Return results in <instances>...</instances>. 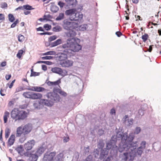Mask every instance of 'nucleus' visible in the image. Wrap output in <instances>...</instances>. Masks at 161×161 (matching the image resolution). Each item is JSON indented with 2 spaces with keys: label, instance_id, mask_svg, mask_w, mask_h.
Segmentation results:
<instances>
[{
  "label": "nucleus",
  "instance_id": "1",
  "mask_svg": "<svg viewBox=\"0 0 161 161\" xmlns=\"http://www.w3.org/2000/svg\"><path fill=\"white\" fill-rule=\"evenodd\" d=\"M62 46L63 48L65 49L62 53L60 59H61V57L64 55L65 58L70 57L73 55V52H77L81 48V45L76 42L75 38L67 39V42Z\"/></svg>",
  "mask_w": 161,
  "mask_h": 161
},
{
  "label": "nucleus",
  "instance_id": "2",
  "mask_svg": "<svg viewBox=\"0 0 161 161\" xmlns=\"http://www.w3.org/2000/svg\"><path fill=\"white\" fill-rule=\"evenodd\" d=\"M123 134L122 132H118L116 135L113 136L110 142L106 144L107 147L108 149H111V153L113 151L114 155L117 154L118 151V147L116 145V142L120 139Z\"/></svg>",
  "mask_w": 161,
  "mask_h": 161
},
{
  "label": "nucleus",
  "instance_id": "3",
  "mask_svg": "<svg viewBox=\"0 0 161 161\" xmlns=\"http://www.w3.org/2000/svg\"><path fill=\"white\" fill-rule=\"evenodd\" d=\"M46 96L48 99H41L40 102L42 105L48 107H51L53 104L54 102L59 101V97L58 94L55 92L48 93Z\"/></svg>",
  "mask_w": 161,
  "mask_h": 161
},
{
  "label": "nucleus",
  "instance_id": "4",
  "mask_svg": "<svg viewBox=\"0 0 161 161\" xmlns=\"http://www.w3.org/2000/svg\"><path fill=\"white\" fill-rule=\"evenodd\" d=\"M65 14L66 15L69 16L70 20L77 21L79 23H80L83 17V15L82 13L78 12L74 8L66 10Z\"/></svg>",
  "mask_w": 161,
  "mask_h": 161
},
{
  "label": "nucleus",
  "instance_id": "5",
  "mask_svg": "<svg viewBox=\"0 0 161 161\" xmlns=\"http://www.w3.org/2000/svg\"><path fill=\"white\" fill-rule=\"evenodd\" d=\"M26 114L27 113L25 111L14 108L11 112V117L15 122L25 119L27 117Z\"/></svg>",
  "mask_w": 161,
  "mask_h": 161
},
{
  "label": "nucleus",
  "instance_id": "6",
  "mask_svg": "<svg viewBox=\"0 0 161 161\" xmlns=\"http://www.w3.org/2000/svg\"><path fill=\"white\" fill-rule=\"evenodd\" d=\"M146 142L143 141L140 143V146L136 148L137 147L130 152V157L132 158H134L136 156H141L143 152L144 149L145 148Z\"/></svg>",
  "mask_w": 161,
  "mask_h": 161
},
{
  "label": "nucleus",
  "instance_id": "7",
  "mask_svg": "<svg viewBox=\"0 0 161 161\" xmlns=\"http://www.w3.org/2000/svg\"><path fill=\"white\" fill-rule=\"evenodd\" d=\"M128 135L127 133H123L121 138V142L119 144L118 150L120 152L128 150V144L127 143Z\"/></svg>",
  "mask_w": 161,
  "mask_h": 161
},
{
  "label": "nucleus",
  "instance_id": "8",
  "mask_svg": "<svg viewBox=\"0 0 161 161\" xmlns=\"http://www.w3.org/2000/svg\"><path fill=\"white\" fill-rule=\"evenodd\" d=\"M135 137L134 134L133 133H131L129 134V135L127 137L128 145V151L130 153V152L135 148V147L138 146L137 141L132 142Z\"/></svg>",
  "mask_w": 161,
  "mask_h": 161
},
{
  "label": "nucleus",
  "instance_id": "9",
  "mask_svg": "<svg viewBox=\"0 0 161 161\" xmlns=\"http://www.w3.org/2000/svg\"><path fill=\"white\" fill-rule=\"evenodd\" d=\"M62 53L60 56L59 57V59L60 61V64L62 67H69L72 66L73 63V62L69 60H65V59L67 58L68 57L66 58H64V55L61 57V59H60V57L61 56Z\"/></svg>",
  "mask_w": 161,
  "mask_h": 161
},
{
  "label": "nucleus",
  "instance_id": "10",
  "mask_svg": "<svg viewBox=\"0 0 161 161\" xmlns=\"http://www.w3.org/2000/svg\"><path fill=\"white\" fill-rule=\"evenodd\" d=\"M78 26L77 23L74 22H70L66 20L63 21V27L64 29L70 30L71 28H75Z\"/></svg>",
  "mask_w": 161,
  "mask_h": 161
},
{
  "label": "nucleus",
  "instance_id": "11",
  "mask_svg": "<svg viewBox=\"0 0 161 161\" xmlns=\"http://www.w3.org/2000/svg\"><path fill=\"white\" fill-rule=\"evenodd\" d=\"M56 154L54 152H46L44 155L43 161H53Z\"/></svg>",
  "mask_w": 161,
  "mask_h": 161
},
{
  "label": "nucleus",
  "instance_id": "12",
  "mask_svg": "<svg viewBox=\"0 0 161 161\" xmlns=\"http://www.w3.org/2000/svg\"><path fill=\"white\" fill-rule=\"evenodd\" d=\"M35 144V141L33 140H30L25 143L24 145V148L27 151L31 150Z\"/></svg>",
  "mask_w": 161,
  "mask_h": 161
},
{
  "label": "nucleus",
  "instance_id": "13",
  "mask_svg": "<svg viewBox=\"0 0 161 161\" xmlns=\"http://www.w3.org/2000/svg\"><path fill=\"white\" fill-rule=\"evenodd\" d=\"M23 130V135H26L30 132L32 129L31 125L28 124L22 127Z\"/></svg>",
  "mask_w": 161,
  "mask_h": 161
},
{
  "label": "nucleus",
  "instance_id": "14",
  "mask_svg": "<svg viewBox=\"0 0 161 161\" xmlns=\"http://www.w3.org/2000/svg\"><path fill=\"white\" fill-rule=\"evenodd\" d=\"M124 151L123 152H124ZM127 152V151H125ZM127 152H124L123 153H121L119 155V157L121 158L122 160H124V161H126L127 160L128 158H129L128 156H130V153L128 151H127ZM130 160H132L134 159L133 158H132L130 156Z\"/></svg>",
  "mask_w": 161,
  "mask_h": 161
},
{
  "label": "nucleus",
  "instance_id": "15",
  "mask_svg": "<svg viewBox=\"0 0 161 161\" xmlns=\"http://www.w3.org/2000/svg\"><path fill=\"white\" fill-rule=\"evenodd\" d=\"M107 149L104 148L102 149L101 150L99 157V158L100 159L102 160L105 158H106L107 156L108 153V150L110 149H108L107 147Z\"/></svg>",
  "mask_w": 161,
  "mask_h": 161
},
{
  "label": "nucleus",
  "instance_id": "16",
  "mask_svg": "<svg viewBox=\"0 0 161 161\" xmlns=\"http://www.w3.org/2000/svg\"><path fill=\"white\" fill-rule=\"evenodd\" d=\"M68 31L65 33L66 35L68 37L71 38L69 39H71L72 38H75L76 40L77 39L79 40L78 38L76 37H74L76 35V33L75 31L74 30H71L70 29Z\"/></svg>",
  "mask_w": 161,
  "mask_h": 161
},
{
  "label": "nucleus",
  "instance_id": "17",
  "mask_svg": "<svg viewBox=\"0 0 161 161\" xmlns=\"http://www.w3.org/2000/svg\"><path fill=\"white\" fill-rule=\"evenodd\" d=\"M124 118L125 119L124 123L125 125L129 126L132 125L133 121V119H129L127 115H125Z\"/></svg>",
  "mask_w": 161,
  "mask_h": 161
},
{
  "label": "nucleus",
  "instance_id": "18",
  "mask_svg": "<svg viewBox=\"0 0 161 161\" xmlns=\"http://www.w3.org/2000/svg\"><path fill=\"white\" fill-rule=\"evenodd\" d=\"M27 90L37 92H42L46 90L44 88L40 86H32L31 88H28Z\"/></svg>",
  "mask_w": 161,
  "mask_h": 161
},
{
  "label": "nucleus",
  "instance_id": "19",
  "mask_svg": "<svg viewBox=\"0 0 161 161\" xmlns=\"http://www.w3.org/2000/svg\"><path fill=\"white\" fill-rule=\"evenodd\" d=\"M29 157L28 161H37L38 156L36 154L31 153L28 156Z\"/></svg>",
  "mask_w": 161,
  "mask_h": 161
},
{
  "label": "nucleus",
  "instance_id": "20",
  "mask_svg": "<svg viewBox=\"0 0 161 161\" xmlns=\"http://www.w3.org/2000/svg\"><path fill=\"white\" fill-rule=\"evenodd\" d=\"M42 97V95L39 93H35L32 92L31 99H40Z\"/></svg>",
  "mask_w": 161,
  "mask_h": 161
},
{
  "label": "nucleus",
  "instance_id": "21",
  "mask_svg": "<svg viewBox=\"0 0 161 161\" xmlns=\"http://www.w3.org/2000/svg\"><path fill=\"white\" fill-rule=\"evenodd\" d=\"M22 134H23V130L22 126L18 127L16 129V136L20 137Z\"/></svg>",
  "mask_w": 161,
  "mask_h": 161
},
{
  "label": "nucleus",
  "instance_id": "22",
  "mask_svg": "<svg viewBox=\"0 0 161 161\" xmlns=\"http://www.w3.org/2000/svg\"><path fill=\"white\" fill-rule=\"evenodd\" d=\"M53 92H55H55H58L61 95H62L64 97H66L67 95V94L66 92L64 91H62L59 88H54L53 91Z\"/></svg>",
  "mask_w": 161,
  "mask_h": 161
},
{
  "label": "nucleus",
  "instance_id": "23",
  "mask_svg": "<svg viewBox=\"0 0 161 161\" xmlns=\"http://www.w3.org/2000/svg\"><path fill=\"white\" fill-rule=\"evenodd\" d=\"M15 136L14 135L12 134L8 140V145L11 146L13 145L15 141Z\"/></svg>",
  "mask_w": 161,
  "mask_h": 161
},
{
  "label": "nucleus",
  "instance_id": "24",
  "mask_svg": "<svg viewBox=\"0 0 161 161\" xmlns=\"http://www.w3.org/2000/svg\"><path fill=\"white\" fill-rule=\"evenodd\" d=\"M62 43V40L61 39H58L56 41L51 42L50 44V45L52 47H55Z\"/></svg>",
  "mask_w": 161,
  "mask_h": 161
},
{
  "label": "nucleus",
  "instance_id": "25",
  "mask_svg": "<svg viewBox=\"0 0 161 161\" xmlns=\"http://www.w3.org/2000/svg\"><path fill=\"white\" fill-rule=\"evenodd\" d=\"M45 148L42 147H40L37 150L36 153L38 156H40L44 151Z\"/></svg>",
  "mask_w": 161,
  "mask_h": 161
},
{
  "label": "nucleus",
  "instance_id": "26",
  "mask_svg": "<svg viewBox=\"0 0 161 161\" xmlns=\"http://www.w3.org/2000/svg\"><path fill=\"white\" fill-rule=\"evenodd\" d=\"M69 5L70 6H72V7H74L75 6L77 3L76 0H65Z\"/></svg>",
  "mask_w": 161,
  "mask_h": 161
},
{
  "label": "nucleus",
  "instance_id": "27",
  "mask_svg": "<svg viewBox=\"0 0 161 161\" xmlns=\"http://www.w3.org/2000/svg\"><path fill=\"white\" fill-rule=\"evenodd\" d=\"M32 92H24L23 95L25 98H28L31 99Z\"/></svg>",
  "mask_w": 161,
  "mask_h": 161
},
{
  "label": "nucleus",
  "instance_id": "28",
  "mask_svg": "<svg viewBox=\"0 0 161 161\" xmlns=\"http://www.w3.org/2000/svg\"><path fill=\"white\" fill-rule=\"evenodd\" d=\"M50 10L53 13H56L58 11L59 8L56 5H51L50 7Z\"/></svg>",
  "mask_w": 161,
  "mask_h": 161
},
{
  "label": "nucleus",
  "instance_id": "29",
  "mask_svg": "<svg viewBox=\"0 0 161 161\" xmlns=\"http://www.w3.org/2000/svg\"><path fill=\"white\" fill-rule=\"evenodd\" d=\"M64 17V14L63 13H59L58 16L55 19L56 21H60L63 19Z\"/></svg>",
  "mask_w": 161,
  "mask_h": 161
},
{
  "label": "nucleus",
  "instance_id": "30",
  "mask_svg": "<svg viewBox=\"0 0 161 161\" xmlns=\"http://www.w3.org/2000/svg\"><path fill=\"white\" fill-rule=\"evenodd\" d=\"M41 103L40 102V100L38 101H36L33 104V106L35 108L40 109L41 107Z\"/></svg>",
  "mask_w": 161,
  "mask_h": 161
},
{
  "label": "nucleus",
  "instance_id": "31",
  "mask_svg": "<svg viewBox=\"0 0 161 161\" xmlns=\"http://www.w3.org/2000/svg\"><path fill=\"white\" fill-rule=\"evenodd\" d=\"M51 70L53 73L60 75L61 71V69L58 67H55L52 68Z\"/></svg>",
  "mask_w": 161,
  "mask_h": 161
},
{
  "label": "nucleus",
  "instance_id": "32",
  "mask_svg": "<svg viewBox=\"0 0 161 161\" xmlns=\"http://www.w3.org/2000/svg\"><path fill=\"white\" fill-rule=\"evenodd\" d=\"M63 156L64 154L63 153H59L57 156L56 158V161H63Z\"/></svg>",
  "mask_w": 161,
  "mask_h": 161
},
{
  "label": "nucleus",
  "instance_id": "33",
  "mask_svg": "<svg viewBox=\"0 0 161 161\" xmlns=\"http://www.w3.org/2000/svg\"><path fill=\"white\" fill-rule=\"evenodd\" d=\"M104 144L102 140H100L97 144V147L99 149H102L104 146Z\"/></svg>",
  "mask_w": 161,
  "mask_h": 161
},
{
  "label": "nucleus",
  "instance_id": "34",
  "mask_svg": "<svg viewBox=\"0 0 161 161\" xmlns=\"http://www.w3.org/2000/svg\"><path fill=\"white\" fill-rule=\"evenodd\" d=\"M9 113L8 111H6L5 112L3 116V119L4 123H7V121L8 118L9 116Z\"/></svg>",
  "mask_w": 161,
  "mask_h": 161
},
{
  "label": "nucleus",
  "instance_id": "35",
  "mask_svg": "<svg viewBox=\"0 0 161 161\" xmlns=\"http://www.w3.org/2000/svg\"><path fill=\"white\" fill-rule=\"evenodd\" d=\"M25 50L24 49V50H20L18 51V53L17 54V57L19 58H20L21 56L22 55V54H23V53L24 52H25Z\"/></svg>",
  "mask_w": 161,
  "mask_h": 161
},
{
  "label": "nucleus",
  "instance_id": "36",
  "mask_svg": "<svg viewBox=\"0 0 161 161\" xmlns=\"http://www.w3.org/2000/svg\"><path fill=\"white\" fill-rule=\"evenodd\" d=\"M8 20L11 22H14L15 20V18L13 15L11 14H9L8 15Z\"/></svg>",
  "mask_w": 161,
  "mask_h": 161
},
{
  "label": "nucleus",
  "instance_id": "37",
  "mask_svg": "<svg viewBox=\"0 0 161 161\" xmlns=\"http://www.w3.org/2000/svg\"><path fill=\"white\" fill-rule=\"evenodd\" d=\"M62 28L59 26H57L54 27L53 29V30L54 31L57 32L60 31H61Z\"/></svg>",
  "mask_w": 161,
  "mask_h": 161
},
{
  "label": "nucleus",
  "instance_id": "38",
  "mask_svg": "<svg viewBox=\"0 0 161 161\" xmlns=\"http://www.w3.org/2000/svg\"><path fill=\"white\" fill-rule=\"evenodd\" d=\"M23 7H24V9H25L26 10H31L34 9V8H32L31 6L28 4L23 5Z\"/></svg>",
  "mask_w": 161,
  "mask_h": 161
},
{
  "label": "nucleus",
  "instance_id": "39",
  "mask_svg": "<svg viewBox=\"0 0 161 161\" xmlns=\"http://www.w3.org/2000/svg\"><path fill=\"white\" fill-rule=\"evenodd\" d=\"M18 40L19 41L22 42L25 40L24 36L21 35L19 34L18 37Z\"/></svg>",
  "mask_w": 161,
  "mask_h": 161
},
{
  "label": "nucleus",
  "instance_id": "40",
  "mask_svg": "<svg viewBox=\"0 0 161 161\" xmlns=\"http://www.w3.org/2000/svg\"><path fill=\"white\" fill-rule=\"evenodd\" d=\"M60 75H61L62 76L64 77V76L68 75V72L66 70H63L61 69V73H60Z\"/></svg>",
  "mask_w": 161,
  "mask_h": 161
},
{
  "label": "nucleus",
  "instance_id": "41",
  "mask_svg": "<svg viewBox=\"0 0 161 161\" xmlns=\"http://www.w3.org/2000/svg\"><path fill=\"white\" fill-rule=\"evenodd\" d=\"M90 150L89 146H88L86 147H85L84 148V153L85 155H87L89 153Z\"/></svg>",
  "mask_w": 161,
  "mask_h": 161
},
{
  "label": "nucleus",
  "instance_id": "42",
  "mask_svg": "<svg viewBox=\"0 0 161 161\" xmlns=\"http://www.w3.org/2000/svg\"><path fill=\"white\" fill-rule=\"evenodd\" d=\"M142 39L144 42H146L148 37V36L147 34H145L142 36Z\"/></svg>",
  "mask_w": 161,
  "mask_h": 161
},
{
  "label": "nucleus",
  "instance_id": "43",
  "mask_svg": "<svg viewBox=\"0 0 161 161\" xmlns=\"http://www.w3.org/2000/svg\"><path fill=\"white\" fill-rule=\"evenodd\" d=\"M25 135H23L19 139V141L20 143H23L26 140V138Z\"/></svg>",
  "mask_w": 161,
  "mask_h": 161
},
{
  "label": "nucleus",
  "instance_id": "44",
  "mask_svg": "<svg viewBox=\"0 0 161 161\" xmlns=\"http://www.w3.org/2000/svg\"><path fill=\"white\" fill-rule=\"evenodd\" d=\"M10 133V130L8 128H7L5 132V137L6 138H7L9 136Z\"/></svg>",
  "mask_w": 161,
  "mask_h": 161
},
{
  "label": "nucleus",
  "instance_id": "45",
  "mask_svg": "<svg viewBox=\"0 0 161 161\" xmlns=\"http://www.w3.org/2000/svg\"><path fill=\"white\" fill-rule=\"evenodd\" d=\"M99 151L97 149H95L93 152V155L95 158L97 157L99 155Z\"/></svg>",
  "mask_w": 161,
  "mask_h": 161
},
{
  "label": "nucleus",
  "instance_id": "46",
  "mask_svg": "<svg viewBox=\"0 0 161 161\" xmlns=\"http://www.w3.org/2000/svg\"><path fill=\"white\" fill-rule=\"evenodd\" d=\"M55 53V52L54 51H50L49 52H47L46 53H44L42 54L43 55H54Z\"/></svg>",
  "mask_w": 161,
  "mask_h": 161
},
{
  "label": "nucleus",
  "instance_id": "47",
  "mask_svg": "<svg viewBox=\"0 0 161 161\" xmlns=\"http://www.w3.org/2000/svg\"><path fill=\"white\" fill-rule=\"evenodd\" d=\"M141 131V129L140 127H137L135 129L134 134H138L140 133Z\"/></svg>",
  "mask_w": 161,
  "mask_h": 161
},
{
  "label": "nucleus",
  "instance_id": "48",
  "mask_svg": "<svg viewBox=\"0 0 161 161\" xmlns=\"http://www.w3.org/2000/svg\"><path fill=\"white\" fill-rule=\"evenodd\" d=\"M23 147L22 146L20 145L18 147L16 148V151L19 153H20L22 151Z\"/></svg>",
  "mask_w": 161,
  "mask_h": 161
},
{
  "label": "nucleus",
  "instance_id": "49",
  "mask_svg": "<svg viewBox=\"0 0 161 161\" xmlns=\"http://www.w3.org/2000/svg\"><path fill=\"white\" fill-rule=\"evenodd\" d=\"M60 82L61 81L60 79L56 81L53 82V86L57 85H58V86H59L58 85L59 83H60Z\"/></svg>",
  "mask_w": 161,
  "mask_h": 161
},
{
  "label": "nucleus",
  "instance_id": "50",
  "mask_svg": "<svg viewBox=\"0 0 161 161\" xmlns=\"http://www.w3.org/2000/svg\"><path fill=\"white\" fill-rule=\"evenodd\" d=\"M43 27L47 31L50 30L51 28V26L48 24L44 25Z\"/></svg>",
  "mask_w": 161,
  "mask_h": 161
},
{
  "label": "nucleus",
  "instance_id": "51",
  "mask_svg": "<svg viewBox=\"0 0 161 161\" xmlns=\"http://www.w3.org/2000/svg\"><path fill=\"white\" fill-rule=\"evenodd\" d=\"M57 38V36H53L49 37L48 39V41L50 42H51Z\"/></svg>",
  "mask_w": 161,
  "mask_h": 161
},
{
  "label": "nucleus",
  "instance_id": "52",
  "mask_svg": "<svg viewBox=\"0 0 161 161\" xmlns=\"http://www.w3.org/2000/svg\"><path fill=\"white\" fill-rule=\"evenodd\" d=\"M53 57L51 56H46L43 57L42 58L43 60H50L53 58Z\"/></svg>",
  "mask_w": 161,
  "mask_h": 161
},
{
  "label": "nucleus",
  "instance_id": "53",
  "mask_svg": "<svg viewBox=\"0 0 161 161\" xmlns=\"http://www.w3.org/2000/svg\"><path fill=\"white\" fill-rule=\"evenodd\" d=\"M19 22V21L18 19H17L11 25V28H14V27Z\"/></svg>",
  "mask_w": 161,
  "mask_h": 161
},
{
  "label": "nucleus",
  "instance_id": "54",
  "mask_svg": "<svg viewBox=\"0 0 161 161\" xmlns=\"http://www.w3.org/2000/svg\"><path fill=\"white\" fill-rule=\"evenodd\" d=\"M92 158L91 155H89L84 161H92Z\"/></svg>",
  "mask_w": 161,
  "mask_h": 161
},
{
  "label": "nucleus",
  "instance_id": "55",
  "mask_svg": "<svg viewBox=\"0 0 161 161\" xmlns=\"http://www.w3.org/2000/svg\"><path fill=\"white\" fill-rule=\"evenodd\" d=\"M40 75V73L39 72H34L32 73H31V76H38Z\"/></svg>",
  "mask_w": 161,
  "mask_h": 161
},
{
  "label": "nucleus",
  "instance_id": "56",
  "mask_svg": "<svg viewBox=\"0 0 161 161\" xmlns=\"http://www.w3.org/2000/svg\"><path fill=\"white\" fill-rule=\"evenodd\" d=\"M87 26V25L85 24L81 25L80 27L81 30L83 31L86 29Z\"/></svg>",
  "mask_w": 161,
  "mask_h": 161
},
{
  "label": "nucleus",
  "instance_id": "57",
  "mask_svg": "<svg viewBox=\"0 0 161 161\" xmlns=\"http://www.w3.org/2000/svg\"><path fill=\"white\" fill-rule=\"evenodd\" d=\"M5 19L4 15L2 14H0V23L3 21Z\"/></svg>",
  "mask_w": 161,
  "mask_h": 161
},
{
  "label": "nucleus",
  "instance_id": "58",
  "mask_svg": "<svg viewBox=\"0 0 161 161\" xmlns=\"http://www.w3.org/2000/svg\"><path fill=\"white\" fill-rule=\"evenodd\" d=\"M58 5L61 8H62L64 6V3L62 2L59 1L58 3Z\"/></svg>",
  "mask_w": 161,
  "mask_h": 161
},
{
  "label": "nucleus",
  "instance_id": "59",
  "mask_svg": "<svg viewBox=\"0 0 161 161\" xmlns=\"http://www.w3.org/2000/svg\"><path fill=\"white\" fill-rule=\"evenodd\" d=\"M104 130L102 129H99L98 132V133L100 136H101L104 134Z\"/></svg>",
  "mask_w": 161,
  "mask_h": 161
},
{
  "label": "nucleus",
  "instance_id": "60",
  "mask_svg": "<svg viewBox=\"0 0 161 161\" xmlns=\"http://www.w3.org/2000/svg\"><path fill=\"white\" fill-rule=\"evenodd\" d=\"M7 7V4L5 2L1 4V7L2 8H4Z\"/></svg>",
  "mask_w": 161,
  "mask_h": 161
},
{
  "label": "nucleus",
  "instance_id": "61",
  "mask_svg": "<svg viewBox=\"0 0 161 161\" xmlns=\"http://www.w3.org/2000/svg\"><path fill=\"white\" fill-rule=\"evenodd\" d=\"M111 158V156H108L107 158H103V161H110Z\"/></svg>",
  "mask_w": 161,
  "mask_h": 161
},
{
  "label": "nucleus",
  "instance_id": "62",
  "mask_svg": "<svg viewBox=\"0 0 161 161\" xmlns=\"http://www.w3.org/2000/svg\"><path fill=\"white\" fill-rule=\"evenodd\" d=\"M48 62L49 63H50L49 61H38L37 62V63H45V64H47V63Z\"/></svg>",
  "mask_w": 161,
  "mask_h": 161
},
{
  "label": "nucleus",
  "instance_id": "63",
  "mask_svg": "<svg viewBox=\"0 0 161 161\" xmlns=\"http://www.w3.org/2000/svg\"><path fill=\"white\" fill-rule=\"evenodd\" d=\"M138 113L139 115H140L141 116L143 115L144 114V112L143 111L142 109L139 110Z\"/></svg>",
  "mask_w": 161,
  "mask_h": 161
},
{
  "label": "nucleus",
  "instance_id": "64",
  "mask_svg": "<svg viewBox=\"0 0 161 161\" xmlns=\"http://www.w3.org/2000/svg\"><path fill=\"white\" fill-rule=\"evenodd\" d=\"M64 142H67L69 140V137H64Z\"/></svg>",
  "mask_w": 161,
  "mask_h": 161
}]
</instances>
